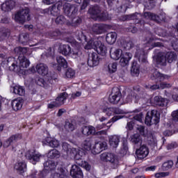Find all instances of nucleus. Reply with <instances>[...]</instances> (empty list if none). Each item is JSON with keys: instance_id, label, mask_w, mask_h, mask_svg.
Returning a JSON list of instances; mask_svg holds the SVG:
<instances>
[{"instance_id": "1", "label": "nucleus", "mask_w": 178, "mask_h": 178, "mask_svg": "<svg viewBox=\"0 0 178 178\" xmlns=\"http://www.w3.org/2000/svg\"><path fill=\"white\" fill-rule=\"evenodd\" d=\"M85 49H95L97 53L92 52L91 54H88V65L90 67H94V66H98L99 65V56H106L108 54V49L106 46L102 44V42L98 39L91 38L85 46Z\"/></svg>"}, {"instance_id": "2", "label": "nucleus", "mask_w": 178, "mask_h": 178, "mask_svg": "<svg viewBox=\"0 0 178 178\" xmlns=\"http://www.w3.org/2000/svg\"><path fill=\"white\" fill-rule=\"evenodd\" d=\"M36 72L40 76H47V81L49 84H55L58 81V74L55 72H49L48 66L44 63H40L36 65Z\"/></svg>"}, {"instance_id": "3", "label": "nucleus", "mask_w": 178, "mask_h": 178, "mask_svg": "<svg viewBox=\"0 0 178 178\" xmlns=\"http://www.w3.org/2000/svg\"><path fill=\"white\" fill-rule=\"evenodd\" d=\"M161 120V113L157 110H152L147 111L145 118V123L147 126H152V124H158Z\"/></svg>"}, {"instance_id": "4", "label": "nucleus", "mask_w": 178, "mask_h": 178, "mask_svg": "<svg viewBox=\"0 0 178 178\" xmlns=\"http://www.w3.org/2000/svg\"><path fill=\"white\" fill-rule=\"evenodd\" d=\"M27 22L31 20V17L30 16V8H25L21 11H18L15 15V21L19 24H24Z\"/></svg>"}, {"instance_id": "5", "label": "nucleus", "mask_w": 178, "mask_h": 178, "mask_svg": "<svg viewBox=\"0 0 178 178\" xmlns=\"http://www.w3.org/2000/svg\"><path fill=\"white\" fill-rule=\"evenodd\" d=\"M15 54L17 55H19L18 59L19 60V67L20 69H24V67H29L30 66V60L26 58V56H23L22 57V55H24V51H26V48L22 47H16L14 49Z\"/></svg>"}, {"instance_id": "6", "label": "nucleus", "mask_w": 178, "mask_h": 178, "mask_svg": "<svg viewBox=\"0 0 178 178\" xmlns=\"http://www.w3.org/2000/svg\"><path fill=\"white\" fill-rule=\"evenodd\" d=\"M170 76L161 74L159 72H156L153 73L152 76H151L152 80H154V81L156 83V84L152 85L150 86V90H152L153 91H155V90H159V83H162V81H164L165 80H169V78Z\"/></svg>"}, {"instance_id": "7", "label": "nucleus", "mask_w": 178, "mask_h": 178, "mask_svg": "<svg viewBox=\"0 0 178 178\" xmlns=\"http://www.w3.org/2000/svg\"><path fill=\"white\" fill-rule=\"evenodd\" d=\"M63 13L70 19L77 16L79 8L74 4L65 3L63 6Z\"/></svg>"}, {"instance_id": "8", "label": "nucleus", "mask_w": 178, "mask_h": 178, "mask_svg": "<svg viewBox=\"0 0 178 178\" xmlns=\"http://www.w3.org/2000/svg\"><path fill=\"white\" fill-rule=\"evenodd\" d=\"M25 156L33 165H35L37 162H40V159L42 155L35 149H30L27 151Z\"/></svg>"}, {"instance_id": "9", "label": "nucleus", "mask_w": 178, "mask_h": 178, "mask_svg": "<svg viewBox=\"0 0 178 178\" xmlns=\"http://www.w3.org/2000/svg\"><path fill=\"white\" fill-rule=\"evenodd\" d=\"M122 99V92L118 88H114L112 90L111 95L108 97V102L110 104H113V105H118L119 102H120V99Z\"/></svg>"}, {"instance_id": "10", "label": "nucleus", "mask_w": 178, "mask_h": 178, "mask_svg": "<svg viewBox=\"0 0 178 178\" xmlns=\"http://www.w3.org/2000/svg\"><path fill=\"white\" fill-rule=\"evenodd\" d=\"M56 62L57 64H54L53 67L56 69L58 72H61L62 69H67V61L65 58H63V56H58L56 57Z\"/></svg>"}, {"instance_id": "11", "label": "nucleus", "mask_w": 178, "mask_h": 178, "mask_svg": "<svg viewBox=\"0 0 178 178\" xmlns=\"http://www.w3.org/2000/svg\"><path fill=\"white\" fill-rule=\"evenodd\" d=\"M59 52L64 55V56H67L68 55H79L77 50H72V47L69 44H63L59 47Z\"/></svg>"}, {"instance_id": "12", "label": "nucleus", "mask_w": 178, "mask_h": 178, "mask_svg": "<svg viewBox=\"0 0 178 178\" xmlns=\"http://www.w3.org/2000/svg\"><path fill=\"white\" fill-rule=\"evenodd\" d=\"M100 159L102 162H110L113 165H115L117 162L116 156L114 154L105 152L100 155Z\"/></svg>"}, {"instance_id": "13", "label": "nucleus", "mask_w": 178, "mask_h": 178, "mask_svg": "<svg viewBox=\"0 0 178 178\" xmlns=\"http://www.w3.org/2000/svg\"><path fill=\"white\" fill-rule=\"evenodd\" d=\"M108 148V144L106 142H97L95 143L92 149V154L95 155H98V154H101L102 151H105Z\"/></svg>"}, {"instance_id": "14", "label": "nucleus", "mask_w": 178, "mask_h": 178, "mask_svg": "<svg viewBox=\"0 0 178 178\" xmlns=\"http://www.w3.org/2000/svg\"><path fill=\"white\" fill-rule=\"evenodd\" d=\"M136 156L138 159H144V158H147L148 156V154H149V149L146 145H142L139 149L136 151Z\"/></svg>"}, {"instance_id": "15", "label": "nucleus", "mask_w": 178, "mask_h": 178, "mask_svg": "<svg viewBox=\"0 0 178 178\" xmlns=\"http://www.w3.org/2000/svg\"><path fill=\"white\" fill-rule=\"evenodd\" d=\"M70 173L73 178H84V175L83 174L81 168L77 165H73L72 166Z\"/></svg>"}, {"instance_id": "16", "label": "nucleus", "mask_w": 178, "mask_h": 178, "mask_svg": "<svg viewBox=\"0 0 178 178\" xmlns=\"http://www.w3.org/2000/svg\"><path fill=\"white\" fill-rule=\"evenodd\" d=\"M138 15H140L138 13H136L131 15H127L122 17V22H126L127 20H135V24H144V21L139 19Z\"/></svg>"}, {"instance_id": "17", "label": "nucleus", "mask_w": 178, "mask_h": 178, "mask_svg": "<svg viewBox=\"0 0 178 178\" xmlns=\"http://www.w3.org/2000/svg\"><path fill=\"white\" fill-rule=\"evenodd\" d=\"M19 140H22V135L20 134H17L11 136L8 139L4 141L3 144V148H8L12 145L13 143H17Z\"/></svg>"}, {"instance_id": "18", "label": "nucleus", "mask_w": 178, "mask_h": 178, "mask_svg": "<svg viewBox=\"0 0 178 178\" xmlns=\"http://www.w3.org/2000/svg\"><path fill=\"white\" fill-rule=\"evenodd\" d=\"M58 172L51 173L50 178H67V172L63 166L58 167Z\"/></svg>"}, {"instance_id": "19", "label": "nucleus", "mask_w": 178, "mask_h": 178, "mask_svg": "<svg viewBox=\"0 0 178 178\" xmlns=\"http://www.w3.org/2000/svg\"><path fill=\"white\" fill-rule=\"evenodd\" d=\"M93 2H104L105 0H92ZM76 3H81V8L79 11L81 13L86 12V9H87V6L90 5V2L91 0H75Z\"/></svg>"}, {"instance_id": "20", "label": "nucleus", "mask_w": 178, "mask_h": 178, "mask_svg": "<svg viewBox=\"0 0 178 178\" xmlns=\"http://www.w3.org/2000/svg\"><path fill=\"white\" fill-rule=\"evenodd\" d=\"M17 60L14 57H8L7 59V66L10 72H16V69H19V65H17Z\"/></svg>"}, {"instance_id": "21", "label": "nucleus", "mask_w": 178, "mask_h": 178, "mask_svg": "<svg viewBox=\"0 0 178 178\" xmlns=\"http://www.w3.org/2000/svg\"><path fill=\"white\" fill-rule=\"evenodd\" d=\"M135 57L138 59L139 62H142V63H147L148 62L147 60V53L143 49H136Z\"/></svg>"}, {"instance_id": "22", "label": "nucleus", "mask_w": 178, "mask_h": 178, "mask_svg": "<svg viewBox=\"0 0 178 178\" xmlns=\"http://www.w3.org/2000/svg\"><path fill=\"white\" fill-rule=\"evenodd\" d=\"M133 58V54L130 52H126L124 53V55L122 56L120 58V64L122 67H125V66H127L129 65V62H130V60Z\"/></svg>"}, {"instance_id": "23", "label": "nucleus", "mask_w": 178, "mask_h": 178, "mask_svg": "<svg viewBox=\"0 0 178 178\" xmlns=\"http://www.w3.org/2000/svg\"><path fill=\"white\" fill-rule=\"evenodd\" d=\"M81 133L83 136H95L97 131L95 127L92 126H83L81 128Z\"/></svg>"}, {"instance_id": "24", "label": "nucleus", "mask_w": 178, "mask_h": 178, "mask_svg": "<svg viewBox=\"0 0 178 178\" xmlns=\"http://www.w3.org/2000/svg\"><path fill=\"white\" fill-rule=\"evenodd\" d=\"M134 91L137 93H135L133 97L136 99V102H138L140 98H143V95H144V89L140 86H134Z\"/></svg>"}, {"instance_id": "25", "label": "nucleus", "mask_w": 178, "mask_h": 178, "mask_svg": "<svg viewBox=\"0 0 178 178\" xmlns=\"http://www.w3.org/2000/svg\"><path fill=\"white\" fill-rule=\"evenodd\" d=\"M14 8L15 1H13V0L6 1L5 3H3L1 6V9L3 12H10Z\"/></svg>"}, {"instance_id": "26", "label": "nucleus", "mask_w": 178, "mask_h": 178, "mask_svg": "<svg viewBox=\"0 0 178 178\" xmlns=\"http://www.w3.org/2000/svg\"><path fill=\"white\" fill-rule=\"evenodd\" d=\"M101 12H102V9L99 5L92 6L88 10V13L90 15L95 16V17H98Z\"/></svg>"}, {"instance_id": "27", "label": "nucleus", "mask_w": 178, "mask_h": 178, "mask_svg": "<svg viewBox=\"0 0 178 178\" xmlns=\"http://www.w3.org/2000/svg\"><path fill=\"white\" fill-rule=\"evenodd\" d=\"M118 38V33L116 32L108 33L106 35V41L109 45H113L116 42Z\"/></svg>"}, {"instance_id": "28", "label": "nucleus", "mask_w": 178, "mask_h": 178, "mask_svg": "<svg viewBox=\"0 0 178 178\" xmlns=\"http://www.w3.org/2000/svg\"><path fill=\"white\" fill-rule=\"evenodd\" d=\"M44 170L47 172H51V170H55L56 169V165L58 163L55 161L47 160L44 163Z\"/></svg>"}, {"instance_id": "29", "label": "nucleus", "mask_w": 178, "mask_h": 178, "mask_svg": "<svg viewBox=\"0 0 178 178\" xmlns=\"http://www.w3.org/2000/svg\"><path fill=\"white\" fill-rule=\"evenodd\" d=\"M92 30L95 34H102V33H105L106 27L104 24H95Z\"/></svg>"}, {"instance_id": "30", "label": "nucleus", "mask_w": 178, "mask_h": 178, "mask_svg": "<svg viewBox=\"0 0 178 178\" xmlns=\"http://www.w3.org/2000/svg\"><path fill=\"white\" fill-rule=\"evenodd\" d=\"M143 16L144 19H149L150 20H154V22H162V19H161V17H159V15L154 13H152L149 12H145Z\"/></svg>"}, {"instance_id": "31", "label": "nucleus", "mask_w": 178, "mask_h": 178, "mask_svg": "<svg viewBox=\"0 0 178 178\" xmlns=\"http://www.w3.org/2000/svg\"><path fill=\"white\" fill-rule=\"evenodd\" d=\"M15 169H16L17 172H18L19 175H23V173H24L27 170V165L24 161H20L15 164Z\"/></svg>"}, {"instance_id": "32", "label": "nucleus", "mask_w": 178, "mask_h": 178, "mask_svg": "<svg viewBox=\"0 0 178 178\" xmlns=\"http://www.w3.org/2000/svg\"><path fill=\"white\" fill-rule=\"evenodd\" d=\"M123 55V51L120 49H116L114 51H112V49L110 50V57L114 60H119Z\"/></svg>"}, {"instance_id": "33", "label": "nucleus", "mask_w": 178, "mask_h": 178, "mask_svg": "<svg viewBox=\"0 0 178 178\" xmlns=\"http://www.w3.org/2000/svg\"><path fill=\"white\" fill-rule=\"evenodd\" d=\"M44 141L51 148H58L60 145L59 140L55 139V138L47 137Z\"/></svg>"}, {"instance_id": "34", "label": "nucleus", "mask_w": 178, "mask_h": 178, "mask_svg": "<svg viewBox=\"0 0 178 178\" xmlns=\"http://www.w3.org/2000/svg\"><path fill=\"white\" fill-rule=\"evenodd\" d=\"M131 73L132 76H138L140 74V65L137 61L134 60L131 64Z\"/></svg>"}, {"instance_id": "35", "label": "nucleus", "mask_w": 178, "mask_h": 178, "mask_svg": "<svg viewBox=\"0 0 178 178\" xmlns=\"http://www.w3.org/2000/svg\"><path fill=\"white\" fill-rule=\"evenodd\" d=\"M12 108L13 111L17 112V111H20L23 107V99H15L13 100L11 103Z\"/></svg>"}, {"instance_id": "36", "label": "nucleus", "mask_w": 178, "mask_h": 178, "mask_svg": "<svg viewBox=\"0 0 178 178\" xmlns=\"http://www.w3.org/2000/svg\"><path fill=\"white\" fill-rule=\"evenodd\" d=\"M120 142V138L118 136L114 135L109 138V144L113 148H118Z\"/></svg>"}, {"instance_id": "37", "label": "nucleus", "mask_w": 178, "mask_h": 178, "mask_svg": "<svg viewBox=\"0 0 178 178\" xmlns=\"http://www.w3.org/2000/svg\"><path fill=\"white\" fill-rule=\"evenodd\" d=\"M47 158L49 159H58V158H60V152L56 149H51L47 153Z\"/></svg>"}, {"instance_id": "38", "label": "nucleus", "mask_w": 178, "mask_h": 178, "mask_svg": "<svg viewBox=\"0 0 178 178\" xmlns=\"http://www.w3.org/2000/svg\"><path fill=\"white\" fill-rule=\"evenodd\" d=\"M177 59V54L175 51H168L165 54V60L168 63H172Z\"/></svg>"}, {"instance_id": "39", "label": "nucleus", "mask_w": 178, "mask_h": 178, "mask_svg": "<svg viewBox=\"0 0 178 178\" xmlns=\"http://www.w3.org/2000/svg\"><path fill=\"white\" fill-rule=\"evenodd\" d=\"M10 35V31L9 29L5 27L0 28V41H3L5 38H8Z\"/></svg>"}, {"instance_id": "40", "label": "nucleus", "mask_w": 178, "mask_h": 178, "mask_svg": "<svg viewBox=\"0 0 178 178\" xmlns=\"http://www.w3.org/2000/svg\"><path fill=\"white\" fill-rule=\"evenodd\" d=\"M14 94H16L17 95H20L21 97H23L24 94H26V89H24V86H21L19 85H16L13 88Z\"/></svg>"}, {"instance_id": "41", "label": "nucleus", "mask_w": 178, "mask_h": 178, "mask_svg": "<svg viewBox=\"0 0 178 178\" xmlns=\"http://www.w3.org/2000/svg\"><path fill=\"white\" fill-rule=\"evenodd\" d=\"M121 46L125 51H130V49L134 47V43H133L131 40L122 41L121 42Z\"/></svg>"}, {"instance_id": "42", "label": "nucleus", "mask_w": 178, "mask_h": 178, "mask_svg": "<svg viewBox=\"0 0 178 178\" xmlns=\"http://www.w3.org/2000/svg\"><path fill=\"white\" fill-rule=\"evenodd\" d=\"M67 98V93H66V92H63L56 98V101L59 104V105H62V104H65V101H66Z\"/></svg>"}, {"instance_id": "43", "label": "nucleus", "mask_w": 178, "mask_h": 178, "mask_svg": "<svg viewBox=\"0 0 178 178\" xmlns=\"http://www.w3.org/2000/svg\"><path fill=\"white\" fill-rule=\"evenodd\" d=\"M75 37L80 42H83V41L87 42V36L84 35L82 31H76L75 32Z\"/></svg>"}, {"instance_id": "44", "label": "nucleus", "mask_w": 178, "mask_h": 178, "mask_svg": "<svg viewBox=\"0 0 178 178\" xmlns=\"http://www.w3.org/2000/svg\"><path fill=\"white\" fill-rule=\"evenodd\" d=\"M154 101L156 105L158 106H165V104H166V101L165 98L161 96H156L154 97Z\"/></svg>"}, {"instance_id": "45", "label": "nucleus", "mask_w": 178, "mask_h": 178, "mask_svg": "<svg viewBox=\"0 0 178 178\" xmlns=\"http://www.w3.org/2000/svg\"><path fill=\"white\" fill-rule=\"evenodd\" d=\"M108 72L110 74H113L118 72V63H111L108 65Z\"/></svg>"}, {"instance_id": "46", "label": "nucleus", "mask_w": 178, "mask_h": 178, "mask_svg": "<svg viewBox=\"0 0 178 178\" xmlns=\"http://www.w3.org/2000/svg\"><path fill=\"white\" fill-rule=\"evenodd\" d=\"M166 57L163 55H157L156 57V62L157 65H161V66L166 65Z\"/></svg>"}, {"instance_id": "47", "label": "nucleus", "mask_w": 178, "mask_h": 178, "mask_svg": "<svg viewBox=\"0 0 178 178\" xmlns=\"http://www.w3.org/2000/svg\"><path fill=\"white\" fill-rule=\"evenodd\" d=\"M35 81L37 86H40V87H43L44 88H48V85L47 84V82L43 78L36 77Z\"/></svg>"}, {"instance_id": "48", "label": "nucleus", "mask_w": 178, "mask_h": 178, "mask_svg": "<svg viewBox=\"0 0 178 178\" xmlns=\"http://www.w3.org/2000/svg\"><path fill=\"white\" fill-rule=\"evenodd\" d=\"M72 27H79L81 24L83 19L80 17H74L71 18Z\"/></svg>"}, {"instance_id": "49", "label": "nucleus", "mask_w": 178, "mask_h": 178, "mask_svg": "<svg viewBox=\"0 0 178 178\" xmlns=\"http://www.w3.org/2000/svg\"><path fill=\"white\" fill-rule=\"evenodd\" d=\"M97 19H99L101 22H106V20H109V14L106 11H103L99 14Z\"/></svg>"}, {"instance_id": "50", "label": "nucleus", "mask_w": 178, "mask_h": 178, "mask_svg": "<svg viewBox=\"0 0 178 178\" xmlns=\"http://www.w3.org/2000/svg\"><path fill=\"white\" fill-rule=\"evenodd\" d=\"M64 129H65L67 131H74L76 127L73 124V123L69 121H65Z\"/></svg>"}, {"instance_id": "51", "label": "nucleus", "mask_w": 178, "mask_h": 178, "mask_svg": "<svg viewBox=\"0 0 178 178\" xmlns=\"http://www.w3.org/2000/svg\"><path fill=\"white\" fill-rule=\"evenodd\" d=\"M141 141V136L140 134H134L131 136V143L133 144H138Z\"/></svg>"}, {"instance_id": "52", "label": "nucleus", "mask_w": 178, "mask_h": 178, "mask_svg": "<svg viewBox=\"0 0 178 178\" xmlns=\"http://www.w3.org/2000/svg\"><path fill=\"white\" fill-rule=\"evenodd\" d=\"M75 155H74V159L75 161H81L83 159V156H84V155H86L84 154V152H83V150H76L75 149Z\"/></svg>"}, {"instance_id": "53", "label": "nucleus", "mask_w": 178, "mask_h": 178, "mask_svg": "<svg viewBox=\"0 0 178 178\" xmlns=\"http://www.w3.org/2000/svg\"><path fill=\"white\" fill-rule=\"evenodd\" d=\"M172 166H173V161L170 160L163 163L162 169L163 170H169V169H172Z\"/></svg>"}, {"instance_id": "54", "label": "nucleus", "mask_w": 178, "mask_h": 178, "mask_svg": "<svg viewBox=\"0 0 178 178\" xmlns=\"http://www.w3.org/2000/svg\"><path fill=\"white\" fill-rule=\"evenodd\" d=\"M103 113H106V116H114L113 107H106L103 108Z\"/></svg>"}, {"instance_id": "55", "label": "nucleus", "mask_w": 178, "mask_h": 178, "mask_svg": "<svg viewBox=\"0 0 178 178\" xmlns=\"http://www.w3.org/2000/svg\"><path fill=\"white\" fill-rule=\"evenodd\" d=\"M75 74H76V72L74 71V70L72 68H68L65 72V76L66 77H67V79H72L74 77Z\"/></svg>"}, {"instance_id": "56", "label": "nucleus", "mask_w": 178, "mask_h": 178, "mask_svg": "<svg viewBox=\"0 0 178 178\" xmlns=\"http://www.w3.org/2000/svg\"><path fill=\"white\" fill-rule=\"evenodd\" d=\"M56 24H65L66 18L63 15H58L55 20Z\"/></svg>"}, {"instance_id": "57", "label": "nucleus", "mask_w": 178, "mask_h": 178, "mask_svg": "<svg viewBox=\"0 0 178 178\" xmlns=\"http://www.w3.org/2000/svg\"><path fill=\"white\" fill-rule=\"evenodd\" d=\"M91 140L88 139V140H86L83 142V148L85 149H86V151H90L91 149Z\"/></svg>"}, {"instance_id": "58", "label": "nucleus", "mask_w": 178, "mask_h": 178, "mask_svg": "<svg viewBox=\"0 0 178 178\" xmlns=\"http://www.w3.org/2000/svg\"><path fill=\"white\" fill-rule=\"evenodd\" d=\"M123 118H124V115H114L108 123H115V122H118V120H120Z\"/></svg>"}, {"instance_id": "59", "label": "nucleus", "mask_w": 178, "mask_h": 178, "mask_svg": "<svg viewBox=\"0 0 178 178\" xmlns=\"http://www.w3.org/2000/svg\"><path fill=\"white\" fill-rule=\"evenodd\" d=\"M58 106H59V103H58V102L56 100L51 102L50 104H48L47 105V108L49 109H54V108H58Z\"/></svg>"}, {"instance_id": "60", "label": "nucleus", "mask_w": 178, "mask_h": 178, "mask_svg": "<svg viewBox=\"0 0 178 178\" xmlns=\"http://www.w3.org/2000/svg\"><path fill=\"white\" fill-rule=\"evenodd\" d=\"M113 113L115 115H124V111L118 108V107H113Z\"/></svg>"}, {"instance_id": "61", "label": "nucleus", "mask_w": 178, "mask_h": 178, "mask_svg": "<svg viewBox=\"0 0 178 178\" xmlns=\"http://www.w3.org/2000/svg\"><path fill=\"white\" fill-rule=\"evenodd\" d=\"M172 122L178 123V110L174 111L172 113Z\"/></svg>"}, {"instance_id": "62", "label": "nucleus", "mask_w": 178, "mask_h": 178, "mask_svg": "<svg viewBox=\"0 0 178 178\" xmlns=\"http://www.w3.org/2000/svg\"><path fill=\"white\" fill-rule=\"evenodd\" d=\"M140 136H145V127L144 126H140L137 128Z\"/></svg>"}, {"instance_id": "63", "label": "nucleus", "mask_w": 178, "mask_h": 178, "mask_svg": "<svg viewBox=\"0 0 178 178\" xmlns=\"http://www.w3.org/2000/svg\"><path fill=\"white\" fill-rule=\"evenodd\" d=\"M143 116H144V114H143V112H140L139 114H136L133 117L134 120H137V122H142L143 121Z\"/></svg>"}, {"instance_id": "64", "label": "nucleus", "mask_w": 178, "mask_h": 178, "mask_svg": "<svg viewBox=\"0 0 178 178\" xmlns=\"http://www.w3.org/2000/svg\"><path fill=\"white\" fill-rule=\"evenodd\" d=\"M156 178H161V177H166V176H169V172H157L154 175Z\"/></svg>"}]
</instances>
